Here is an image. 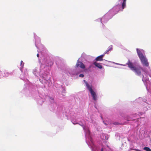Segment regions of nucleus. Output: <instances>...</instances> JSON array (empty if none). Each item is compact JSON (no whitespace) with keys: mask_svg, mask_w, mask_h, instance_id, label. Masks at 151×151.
I'll list each match as a JSON object with an SVG mask.
<instances>
[{"mask_svg":"<svg viewBox=\"0 0 151 151\" xmlns=\"http://www.w3.org/2000/svg\"><path fill=\"white\" fill-rule=\"evenodd\" d=\"M127 64L131 70L134 72L138 75H141V71L143 70V68L139 66H134L133 63L129 60L128 61Z\"/></svg>","mask_w":151,"mask_h":151,"instance_id":"obj_1","label":"nucleus"},{"mask_svg":"<svg viewBox=\"0 0 151 151\" xmlns=\"http://www.w3.org/2000/svg\"><path fill=\"white\" fill-rule=\"evenodd\" d=\"M136 50L138 55L143 65L146 67L149 66V63L146 58L139 50L138 48H137Z\"/></svg>","mask_w":151,"mask_h":151,"instance_id":"obj_2","label":"nucleus"},{"mask_svg":"<svg viewBox=\"0 0 151 151\" xmlns=\"http://www.w3.org/2000/svg\"><path fill=\"white\" fill-rule=\"evenodd\" d=\"M84 81L86 83L87 88L91 94L93 99L94 101H96L97 100V95L96 93L92 90L91 86H90L87 82L85 81V80Z\"/></svg>","mask_w":151,"mask_h":151,"instance_id":"obj_3","label":"nucleus"},{"mask_svg":"<svg viewBox=\"0 0 151 151\" xmlns=\"http://www.w3.org/2000/svg\"><path fill=\"white\" fill-rule=\"evenodd\" d=\"M76 66L77 67H78L82 68L84 69L85 68V66L81 62L78 61L76 64Z\"/></svg>","mask_w":151,"mask_h":151,"instance_id":"obj_4","label":"nucleus"},{"mask_svg":"<svg viewBox=\"0 0 151 151\" xmlns=\"http://www.w3.org/2000/svg\"><path fill=\"white\" fill-rule=\"evenodd\" d=\"M104 54L100 55L96 57L95 59L97 61H101L103 60V57L104 55Z\"/></svg>","mask_w":151,"mask_h":151,"instance_id":"obj_5","label":"nucleus"},{"mask_svg":"<svg viewBox=\"0 0 151 151\" xmlns=\"http://www.w3.org/2000/svg\"><path fill=\"white\" fill-rule=\"evenodd\" d=\"M93 64L96 66L100 69H101L102 68V66L99 63H97L96 62H94L93 63Z\"/></svg>","mask_w":151,"mask_h":151,"instance_id":"obj_6","label":"nucleus"},{"mask_svg":"<svg viewBox=\"0 0 151 151\" xmlns=\"http://www.w3.org/2000/svg\"><path fill=\"white\" fill-rule=\"evenodd\" d=\"M113 49V46L112 45H111L109 46L108 49V50H107V51L104 54H108L109 53V51H110L111 50H112Z\"/></svg>","mask_w":151,"mask_h":151,"instance_id":"obj_7","label":"nucleus"},{"mask_svg":"<svg viewBox=\"0 0 151 151\" xmlns=\"http://www.w3.org/2000/svg\"><path fill=\"white\" fill-rule=\"evenodd\" d=\"M126 0H123V1L122 3V11L126 7Z\"/></svg>","mask_w":151,"mask_h":151,"instance_id":"obj_8","label":"nucleus"},{"mask_svg":"<svg viewBox=\"0 0 151 151\" xmlns=\"http://www.w3.org/2000/svg\"><path fill=\"white\" fill-rule=\"evenodd\" d=\"M143 149L146 151H151V150L149 148L146 147H144Z\"/></svg>","mask_w":151,"mask_h":151,"instance_id":"obj_9","label":"nucleus"},{"mask_svg":"<svg viewBox=\"0 0 151 151\" xmlns=\"http://www.w3.org/2000/svg\"><path fill=\"white\" fill-rule=\"evenodd\" d=\"M53 63L51 61H50L49 63L48 64V66H50L53 65Z\"/></svg>","mask_w":151,"mask_h":151,"instance_id":"obj_10","label":"nucleus"},{"mask_svg":"<svg viewBox=\"0 0 151 151\" xmlns=\"http://www.w3.org/2000/svg\"><path fill=\"white\" fill-rule=\"evenodd\" d=\"M79 76L80 77L83 78V77H84V75L83 74H80V75H79Z\"/></svg>","mask_w":151,"mask_h":151,"instance_id":"obj_11","label":"nucleus"},{"mask_svg":"<svg viewBox=\"0 0 151 151\" xmlns=\"http://www.w3.org/2000/svg\"><path fill=\"white\" fill-rule=\"evenodd\" d=\"M84 129H85V126L83 124L81 125L80 124H79Z\"/></svg>","mask_w":151,"mask_h":151,"instance_id":"obj_12","label":"nucleus"},{"mask_svg":"<svg viewBox=\"0 0 151 151\" xmlns=\"http://www.w3.org/2000/svg\"><path fill=\"white\" fill-rule=\"evenodd\" d=\"M113 124H115V125H117V124H119V123H118V122H114L113 123Z\"/></svg>","mask_w":151,"mask_h":151,"instance_id":"obj_13","label":"nucleus"},{"mask_svg":"<svg viewBox=\"0 0 151 151\" xmlns=\"http://www.w3.org/2000/svg\"><path fill=\"white\" fill-rule=\"evenodd\" d=\"M37 56L38 57H39V54H37Z\"/></svg>","mask_w":151,"mask_h":151,"instance_id":"obj_14","label":"nucleus"},{"mask_svg":"<svg viewBox=\"0 0 151 151\" xmlns=\"http://www.w3.org/2000/svg\"><path fill=\"white\" fill-rule=\"evenodd\" d=\"M22 62H23L22 61V60L21 61V64H22Z\"/></svg>","mask_w":151,"mask_h":151,"instance_id":"obj_15","label":"nucleus"},{"mask_svg":"<svg viewBox=\"0 0 151 151\" xmlns=\"http://www.w3.org/2000/svg\"><path fill=\"white\" fill-rule=\"evenodd\" d=\"M101 151H104L103 150V148H102L101 150Z\"/></svg>","mask_w":151,"mask_h":151,"instance_id":"obj_16","label":"nucleus"},{"mask_svg":"<svg viewBox=\"0 0 151 151\" xmlns=\"http://www.w3.org/2000/svg\"><path fill=\"white\" fill-rule=\"evenodd\" d=\"M104 124H105L106 125H107V124L106 123H104Z\"/></svg>","mask_w":151,"mask_h":151,"instance_id":"obj_17","label":"nucleus"},{"mask_svg":"<svg viewBox=\"0 0 151 151\" xmlns=\"http://www.w3.org/2000/svg\"><path fill=\"white\" fill-rule=\"evenodd\" d=\"M101 118L102 119V117H101Z\"/></svg>","mask_w":151,"mask_h":151,"instance_id":"obj_18","label":"nucleus"}]
</instances>
